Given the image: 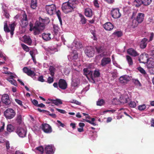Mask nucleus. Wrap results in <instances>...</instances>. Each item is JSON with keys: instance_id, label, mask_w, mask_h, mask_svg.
<instances>
[{"instance_id": "f257e3e1", "label": "nucleus", "mask_w": 154, "mask_h": 154, "mask_svg": "<svg viewBox=\"0 0 154 154\" xmlns=\"http://www.w3.org/2000/svg\"><path fill=\"white\" fill-rule=\"evenodd\" d=\"M50 21L49 19L47 18L43 19L39 18V20H37L35 25L33 26L32 24H30L29 26L30 31H33V34L35 35H39L45 28V25L48 24Z\"/></svg>"}, {"instance_id": "f03ea898", "label": "nucleus", "mask_w": 154, "mask_h": 154, "mask_svg": "<svg viewBox=\"0 0 154 154\" xmlns=\"http://www.w3.org/2000/svg\"><path fill=\"white\" fill-rule=\"evenodd\" d=\"M4 31L6 32H10L11 36H12L14 34V30L15 27L17 24L15 22H14L11 24H9V27L10 29H9L7 24V22L5 21L4 22Z\"/></svg>"}, {"instance_id": "7ed1b4c3", "label": "nucleus", "mask_w": 154, "mask_h": 154, "mask_svg": "<svg viewBox=\"0 0 154 154\" xmlns=\"http://www.w3.org/2000/svg\"><path fill=\"white\" fill-rule=\"evenodd\" d=\"M145 14L142 13H139L137 14L136 18L132 20V25L134 27H137L139 24L141 23L144 19Z\"/></svg>"}, {"instance_id": "20e7f679", "label": "nucleus", "mask_w": 154, "mask_h": 154, "mask_svg": "<svg viewBox=\"0 0 154 154\" xmlns=\"http://www.w3.org/2000/svg\"><path fill=\"white\" fill-rule=\"evenodd\" d=\"M4 114L6 119H11L14 117L16 113L13 109L8 108L5 111Z\"/></svg>"}, {"instance_id": "39448f33", "label": "nucleus", "mask_w": 154, "mask_h": 154, "mask_svg": "<svg viewBox=\"0 0 154 154\" xmlns=\"http://www.w3.org/2000/svg\"><path fill=\"white\" fill-rule=\"evenodd\" d=\"M68 3L65 2L62 5V10L66 14L72 12L74 11V8Z\"/></svg>"}, {"instance_id": "423d86ee", "label": "nucleus", "mask_w": 154, "mask_h": 154, "mask_svg": "<svg viewBox=\"0 0 154 154\" xmlns=\"http://www.w3.org/2000/svg\"><path fill=\"white\" fill-rule=\"evenodd\" d=\"M41 128L43 131L45 133L49 134L52 131L51 127L47 123L42 124Z\"/></svg>"}, {"instance_id": "0eeeda50", "label": "nucleus", "mask_w": 154, "mask_h": 154, "mask_svg": "<svg viewBox=\"0 0 154 154\" xmlns=\"http://www.w3.org/2000/svg\"><path fill=\"white\" fill-rule=\"evenodd\" d=\"M45 8L47 13L51 15H53L55 11L56 6L54 4H52L51 5H46Z\"/></svg>"}, {"instance_id": "6e6552de", "label": "nucleus", "mask_w": 154, "mask_h": 154, "mask_svg": "<svg viewBox=\"0 0 154 154\" xmlns=\"http://www.w3.org/2000/svg\"><path fill=\"white\" fill-rule=\"evenodd\" d=\"M23 18L21 20L20 25L22 28H25L28 25L27 15L26 13H24L22 16Z\"/></svg>"}, {"instance_id": "1a4fd4ad", "label": "nucleus", "mask_w": 154, "mask_h": 154, "mask_svg": "<svg viewBox=\"0 0 154 154\" xmlns=\"http://www.w3.org/2000/svg\"><path fill=\"white\" fill-rule=\"evenodd\" d=\"M85 54L88 57H92L94 55V49L91 46L88 47L85 51Z\"/></svg>"}, {"instance_id": "9d476101", "label": "nucleus", "mask_w": 154, "mask_h": 154, "mask_svg": "<svg viewBox=\"0 0 154 154\" xmlns=\"http://www.w3.org/2000/svg\"><path fill=\"white\" fill-rule=\"evenodd\" d=\"M16 133L21 137H24L26 135L27 131L26 129L18 127L16 131Z\"/></svg>"}, {"instance_id": "9b49d317", "label": "nucleus", "mask_w": 154, "mask_h": 154, "mask_svg": "<svg viewBox=\"0 0 154 154\" xmlns=\"http://www.w3.org/2000/svg\"><path fill=\"white\" fill-rule=\"evenodd\" d=\"M111 15L115 19L118 18L121 16V14L119 12V9L118 8L112 9L111 11Z\"/></svg>"}, {"instance_id": "f8f14e48", "label": "nucleus", "mask_w": 154, "mask_h": 154, "mask_svg": "<svg viewBox=\"0 0 154 154\" xmlns=\"http://www.w3.org/2000/svg\"><path fill=\"white\" fill-rule=\"evenodd\" d=\"M95 49L97 52L98 54H100V56L101 57L105 56L106 54H105L106 51V48L103 45H101L98 47H96Z\"/></svg>"}, {"instance_id": "ddd939ff", "label": "nucleus", "mask_w": 154, "mask_h": 154, "mask_svg": "<svg viewBox=\"0 0 154 154\" xmlns=\"http://www.w3.org/2000/svg\"><path fill=\"white\" fill-rule=\"evenodd\" d=\"M140 63H146L148 62V55L146 54H141L139 58L138 59Z\"/></svg>"}, {"instance_id": "4468645a", "label": "nucleus", "mask_w": 154, "mask_h": 154, "mask_svg": "<svg viewBox=\"0 0 154 154\" xmlns=\"http://www.w3.org/2000/svg\"><path fill=\"white\" fill-rule=\"evenodd\" d=\"M111 59L110 57H104L101 60L100 65L103 67L111 63Z\"/></svg>"}, {"instance_id": "2eb2a0df", "label": "nucleus", "mask_w": 154, "mask_h": 154, "mask_svg": "<svg viewBox=\"0 0 154 154\" xmlns=\"http://www.w3.org/2000/svg\"><path fill=\"white\" fill-rule=\"evenodd\" d=\"M23 70L24 73H26L28 76L32 77L35 76L36 74L35 72L29 69L27 67H24L23 69Z\"/></svg>"}, {"instance_id": "dca6fc26", "label": "nucleus", "mask_w": 154, "mask_h": 154, "mask_svg": "<svg viewBox=\"0 0 154 154\" xmlns=\"http://www.w3.org/2000/svg\"><path fill=\"white\" fill-rule=\"evenodd\" d=\"M119 80L121 84H125L127 83L130 80V77L127 75H125L121 76Z\"/></svg>"}, {"instance_id": "f3484780", "label": "nucleus", "mask_w": 154, "mask_h": 154, "mask_svg": "<svg viewBox=\"0 0 154 154\" xmlns=\"http://www.w3.org/2000/svg\"><path fill=\"white\" fill-rule=\"evenodd\" d=\"M58 86L60 89L65 90L67 88V84L64 79H61L59 81Z\"/></svg>"}, {"instance_id": "a211bd4d", "label": "nucleus", "mask_w": 154, "mask_h": 154, "mask_svg": "<svg viewBox=\"0 0 154 154\" xmlns=\"http://www.w3.org/2000/svg\"><path fill=\"white\" fill-rule=\"evenodd\" d=\"M2 101L6 105H8L11 102L8 94H5L2 96Z\"/></svg>"}, {"instance_id": "6ab92c4d", "label": "nucleus", "mask_w": 154, "mask_h": 154, "mask_svg": "<svg viewBox=\"0 0 154 154\" xmlns=\"http://www.w3.org/2000/svg\"><path fill=\"white\" fill-rule=\"evenodd\" d=\"M127 53L132 56L135 57L139 55V54L135 50L130 48L127 50Z\"/></svg>"}, {"instance_id": "aec40b11", "label": "nucleus", "mask_w": 154, "mask_h": 154, "mask_svg": "<svg viewBox=\"0 0 154 154\" xmlns=\"http://www.w3.org/2000/svg\"><path fill=\"white\" fill-rule=\"evenodd\" d=\"M103 27L106 30L109 31L113 29L114 26L110 22H107L103 25Z\"/></svg>"}, {"instance_id": "412c9836", "label": "nucleus", "mask_w": 154, "mask_h": 154, "mask_svg": "<svg viewBox=\"0 0 154 154\" xmlns=\"http://www.w3.org/2000/svg\"><path fill=\"white\" fill-rule=\"evenodd\" d=\"M45 152L46 154H53L54 153L52 146L50 145H48L45 147Z\"/></svg>"}, {"instance_id": "4be33fe9", "label": "nucleus", "mask_w": 154, "mask_h": 154, "mask_svg": "<svg viewBox=\"0 0 154 154\" xmlns=\"http://www.w3.org/2000/svg\"><path fill=\"white\" fill-rule=\"evenodd\" d=\"M147 67L149 72L151 74H154V67L153 65V62L152 63H147Z\"/></svg>"}, {"instance_id": "5701e85b", "label": "nucleus", "mask_w": 154, "mask_h": 154, "mask_svg": "<svg viewBox=\"0 0 154 154\" xmlns=\"http://www.w3.org/2000/svg\"><path fill=\"white\" fill-rule=\"evenodd\" d=\"M130 100L128 96H121L119 99L120 103L123 104L127 103Z\"/></svg>"}, {"instance_id": "b1692460", "label": "nucleus", "mask_w": 154, "mask_h": 154, "mask_svg": "<svg viewBox=\"0 0 154 154\" xmlns=\"http://www.w3.org/2000/svg\"><path fill=\"white\" fill-rule=\"evenodd\" d=\"M84 14L85 16L89 17H91L92 16V10L89 8L85 9Z\"/></svg>"}, {"instance_id": "393cba45", "label": "nucleus", "mask_w": 154, "mask_h": 154, "mask_svg": "<svg viewBox=\"0 0 154 154\" xmlns=\"http://www.w3.org/2000/svg\"><path fill=\"white\" fill-rule=\"evenodd\" d=\"M148 39L146 38H144L141 41L140 46L141 49H144L146 46Z\"/></svg>"}, {"instance_id": "a878e982", "label": "nucleus", "mask_w": 154, "mask_h": 154, "mask_svg": "<svg viewBox=\"0 0 154 154\" xmlns=\"http://www.w3.org/2000/svg\"><path fill=\"white\" fill-rule=\"evenodd\" d=\"M51 34L50 33H43L42 35V38L46 41H49L51 39Z\"/></svg>"}, {"instance_id": "bb28decb", "label": "nucleus", "mask_w": 154, "mask_h": 154, "mask_svg": "<svg viewBox=\"0 0 154 154\" xmlns=\"http://www.w3.org/2000/svg\"><path fill=\"white\" fill-rule=\"evenodd\" d=\"M78 57V54L76 50H73L71 53L70 58L72 60H76Z\"/></svg>"}, {"instance_id": "cd10ccee", "label": "nucleus", "mask_w": 154, "mask_h": 154, "mask_svg": "<svg viewBox=\"0 0 154 154\" xmlns=\"http://www.w3.org/2000/svg\"><path fill=\"white\" fill-rule=\"evenodd\" d=\"M24 42L29 45H31L32 40L29 36H24Z\"/></svg>"}, {"instance_id": "c85d7f7f", "label": "nucleus", "mask_w": 154, "mask_h": 154, "mask_svg": "<svg viewBox=\"0 0 154 154\" xmlns=\"http://www.w3.org/2000/svg\"><path fill=\"white\" fill-rule=\"evenodd\" d=\"M73 45L77 49H79L82 47V45L79 41L74 40L73 43Z\"/></svg>"}, {"instance_id": "c756f323", "label": "nucleus", "mask_w": 154, "mask_h": 154, "mask_svg": "<svg viewBox=\"0 0 154 154\" xmlns=\"http://www.w3.org/2000/svg\"><path fill=\"white\" fill-rule=\"evenodd\" d=\"M48 100L52 102L54 104L56 105H58L59 104H62V102L61 100L59 99H56L55 100L53 99H48Z\"/></svg>"}, {"instance_id": "7c9ffc66", "label": "nucleus", "mask_w": 154, "mask_h": 154, "mask_svg": "<svg viewBox=\"0 0 154 154\" xmlns=\"http://www.w3.org/2000/svg\"><path fill=\"white\" fill-rule=\"evenodd\" d=\"M79 16L80 18V23L82 24H85L86 23L87 19L81 14H79Z\"/></svg>"}, {"instance_id": "2f4dec72", "label": "nucleus", "mask_w": 154, "mask_h": 154, "mask_svg": "<svg viewBox=\"0 0 154 154\" xmlns=\"http://www.w3.org/2000/svg\"><path fill=\"white\" fill-rule=\"evenodd\" d=\"M37 6V2L36 0H32L31 3V7L32 9H35Z\"/></svg>"}, {"instance_id": "473e14b6", "label": "nucleus", "mask_w": 154, "mask_h": 154, "mask_svg": "<svg viewBox=\"0 0 154 154\" xmlns=\"http://www.w3.org/2000/svg\"><path fill=\"white\" fill-rule=\"evenodd\" d=\"M126 59L129 66L132 65H133V60L131 57L129 55H126Z\"/></svg>"}, {"instance_id": "72a5a7b5", "label": "nucleus", "mask_w": 154, "mask_h": 154, "mask_svg": "<svg viewBox=\"0 0 154 154\" xmlns=\"http://www.w3.org/2000/svg\"><path fill=\"white\" fill-rule=\"evenodd\" d=\"M7 80L12 85L15 86H17L16 81L13 78H8L7 79Z\"/></svg>"}, {"instance_id": "f704fd0d", "label": "nucleus", "mask_w": 154, "mask_h": 154, "mask_svg": "<svg viewBox=\"0 0 154 154\" xmlns=\"http://www.w3.org/2000/svg\"><path fill=\"white\" fill-rule=\"evenodd\" d=\"M76 0H69L68 2H66L68 4L72 7L73 8H75V4Z\"/></svg>"}, {"instance_id": "c9c22d12", "label": "nucleus", "mask_w": 154, "mask_h": 154, "mask_svg": "<svg viewBox=\"0 0 154 154\" xmlns=\"http://www.w3.org/2000/svg\"><path fill=\"white\" fill-rule=\"evenodd\" d=\"M79 83V81L78 79H75L72 81V85L75 87H77Z\"/></svg>"}, {"instance_id": "e433bc0d", "label": "nucleus", "mask_w": 154, "mask_h": 154, "mask_svg": "<svg viewBox=\"0 0 154 154\" xmlns=\"http://www.w3.org/2000/svg\"><path fill=\"white\" fill-rule=\"evenodd\" d=\"M49 70L50 72L51 75L53 77L54 75V71L55 70V69L54 67L52 66H51L49 67Z\"/></svg>"}, {"instance_id": "4c0bfd02", "label": "nucleus", "mask_w": 154, "mask_h": 154, "mask_svg": "<svg viewBox=\"0 0 154 154\" xmlns=\"http://www.w3.org/2000/svg\"><path fill=\"white\" fill-rule=\"evenodd\" d=\"M7 130L9 132H12L14 130V127L11 124L8 125L7 126Z\"/></svg>"}, {"instance_id": "58836bf2", "label": "nucleus", "mask_w": 154, "mask_h": 154, "mask_svg": "<svg viewBox=\"0 0 154 154\" xmlns=\"http://www.w3.org/2000/svg\"><path fill=\"white\" fill-rule=\"evenodd\" d=\"M152 0H142L143 4L145 6L149 5L151 3Z\"/></svg>"}, {"instance_id": "ea45409f", "label": "nucleus", "mask_w": 154, "mask_h": 154, "mask_svg": "<svg viewBox=\"0 0 154 154\" xmlns=\"http://www.w3.org/2000/svg\"><path fill=\"white\" fill-rule=\"evenodd\" d=\"M16 121L19 124H20L22 122V116L20 114H18L17 116Z\"/></svg>"}, {"instance_id": "a19ab883", "label": "nucleus", "mask_w": 154, "mask_h": 154, "mask_svg": "<svg viewBox=\"0 0 154 154\" xmlns=\"http://www.w3.org/2000/svg\"><path fill=\"white\" fill-rule=\"evenodd\" d=\"M142 2V0H135L134 1V3H136V4H135V6L136 7H139L141 5L143 4V2Z\"/></svg>"}, {"instance_id": "79ce46f5", "label": "nucleus", "mask_w": 154, "mask_h": 154, "mask_svg": "<svg viewBox=\"0 0 154 154\" xmlns=\"http://www.w3.org/2000/svg\"><path fill=\"white\" fill-rule=\"evenodd\" d=\"M137 69L143 75H145L146 74V73L144 69L140 66L137 68Z\"/></svg>"}, {"instance_id": "37998d69", "label": "nucleus", "mask_w": 154, "mask_h": 154, "mask_svg": "<svg viewBox=\"0 0 154 154\" xmlns=\"http://www.w3.org/2000/svg\"><path fill=\"white\" fill-rule=\"evenodd\" d=\"M56 48L52 47H49L47 49L48 51L51 54L54 53L56 51Z\"/></svg>"}, {"instance_id": "c03bdc74", "label": "nucleus", "mask_w": 154, "mask_h": 154, "mask_svg": "<svg viewBox=\"0 0 154 154\" xmlns=\"http://www.w3.org/2000/svg\"><path fill=\"white\" fill-rule=\"evenodd\" d=\"M133 82L136 85L138 86H141V85L139 81L137 79H134L133 80Z\"/></svg>"}, {"instance_id": "a18cd8bd", "label": "nucleus", "mask_w": 154, "mask_h": 154, "mask_svg": "<svg viewBox=\"0 0 154 154\" xmlns=\"http://www.w3.org/2000/svg\"><path fill=\"white\" fill-rule=\"evenodd\" d=\"M88 68H85L83 69V71L84 73L86 74H88L89 75H92V72L91 71H89L88 70Z\"/></svg>"}, {"instance_id": "49530a36", "label": "nucleus", "mask_w": 154, "mask_h": 154, "mask_svg": "<svg viewBox=\"0 0 154 154\" xmlns=\"http://www.w3.org/2000/svg\"><path fill=\"white\" fill-rule=\"evenodd\" d=\"M56 14L61 24L62 23V20L61 17H60L61 15V12L60 10H58L56 12Z\"/></svg>"}, {"instance_id": "de8ad7c7", "label": "nucleus", "mask_w": 154, "mask_h": 154, "mask_svg": "<svg viewBox=\"0 0 154 154\" xmlns=\"http://www.w3.org/2000/svg\"><path fill=\"white\" fill-rule=\"evenodd\" d=\"M105 103L103 99L99 100L97 103V104L98 106H101L104 104Z\"/></svg>"}, {"instance_id": "09e8293b", "label": "nucleus", "mask_w": 154, "mask_h": 154, "mask_svg": "<svg viewBox=\"0 0 154 154\" xmlns=\"http://www.w3.org/2000/svg\"><path fill=\"white\" fill-rule=\"evenodd\" d=\"M146 108V106L145 104L140 105L138 106V109L140 111H142L144 110Z\"/></svg>"}, {"instance_id": "8fccbe9b", "label": "nucleus", "mask_w": 154, "mask_h": 154, "mask_svg": "<svg viewBox=\"0 0 154 154\" xmlns=\"http://www.w3.org/2000/svg\"><path fill=\"white\" fill-rule=\"evenodd\" d=\"M35 149L39 152V153H42L43 152L44 149L42 146H39L38 147H36Z\"/></svg>"}, {"instance_id": "3c124183", "label": "nucleus", "mask_w": 154, "mask_h": 154, "mask_svg": "<svg viewBox=\"0 0 154 154\" xmlns=\"http://www.w3.org/2000/svg\"><path fill=\"white\" fill-rule=\"evenodd\" d=\"M21 46L23 49L26 52H28L29 51V48L26 45L24 44H21Z\"/></svg>"}, {"instance_id": "603ef678", "label": "nucleus", "mask_w": 154, "mask_h": 154, "mask_svg": "<svg viewBox=\"0 0 154 154\" xmlns=\"http://www.w3.org/2000/svg\"><path fill=\"white\" fill-rule=\"evenodd\" d=\"M100 72L99 70H95L94 73V76L95 77H98L100 76Z\"/></svg>"}, {"instance_id": "864d4df0", "label": "nucleus", "mask_w": 154, "mask_h": 154, "mask_svg": "<svg viewBox=\"0 0 154 154\" xmlns=\"http://www.w3.org/2000/svg\"><path fill=\"white\" fill-rule=\"evenodd\" d=\"M130 107L131 108H135L136 106V103L134 101H131L129 103Z\"/></svg>"}, {"instance_id": "5fc2aeb1", "label": "nucleus", "mask_w": 154, "mask_h": 154, "mask_svg": "<svg viewBox=\"0 0 154 154\" xmlns=\"http://www.w3.org/2000/svg\"><path fill=\"white\" fill-rule=\"evenodd\" d=\"M59 28L58 26L54 27V31L55 35H57L59 31Z\"/></svg>"}, {"instance_id": "6e6d98bb", "label": "nucleus", "mask_w": 154, "mask_h": 154, "mask_svg": "<svg viewBox=\"0 0 154 154\" xmlns=\"http://www.w3.org/2000/svg\"><path fill=\"white\" fill-rule=\"evenodd\" d=\"M87 68L88 69H93L94 67V65L93 63H90L87 65Z\"/></svg>"}, {"instance_id": "4d7b16f0", "label": "nucleus", "mask_w": 154, "mask_h": 154, "mask_svg": "<svg viewBox=\"0 0 154 154\" xmlns=\"http://www.w3.org/2000/svg\"><path fill=\"white\" fill-rule=\"evenodd\" d=\"M137 11H134L132 13V14L131 18L133 20L134 19L136 18V17L137 15Z\"/></svg>"}, {"instance_id": "13d9d810", "label": "nucleus", "mask_w": 154, "mask_h": 154, "mask_svg": "<svg viewBox=\"0 0 154 154\" xmlns=\"http://www.w3.org/2000/svg\"><path fill=\"white\" fill-rule=\"evenodd\" d=\"M114 34L119 37H121L122 35V33L121 31H117L114 32Z\"/></svg>"}, {"instance_id": "bf43d9fd", "label": "nucleus", "mask_w": 154, "mask_h": 154, "mask_svg": "<svg viewBox=\"0 0 154 154\" xmlns=\"http://www.w3.org/2000/svg\"><path fill=\"white\" fill-rule=\"evenodd\" d=\"M54 81V79L53 77L51 78L50 77H48L47 82L48 83L50 84L53 82Z\"/></svg>"}, {"instance_id": "052dcab7", "label": "nucleus", "mask_w": 154, "mask_h": 154, "mask_svg": "<svg viewBox=\"0 0 154 154\" xmlns=\"http://www.w3.org/2000/svg\"><path fill=\"white\" fill-rule=\"evenodd\" d=\"M37 110L39 112H43L44 113H49L50 112L46 110H42L39 108H38Z\"/></svg>"}, {"instance_id": "680f3d73", "label": "nucleus", "mask_w": 154, "mask_h": 154, "mask_svg": "<svg viewBox=\"0 0 154 154\" xmlns=\"http://www.w3.org/2000/svg\"><path fill=\"white\" fill-rule=\"evenodd\" d=\"M15 101L19 105L22 106H23L22 102L21 101L17 99H15Z\"/></svg>"}, {"instance_id": "e2e57ef3", "label": "nucleus", "mask_w": 154, "mask_h": 154, "mask_svg": "<svg viewBox=\"0 0 154 154\" xmlns=\"http://www.w3.org/2000/svg\"><path fill=\"white\" fill-rule=\"evenodd\" d=\"M56 109L58 112H60V113L62 114H65L66 113V112L65 110L63 109H60L58 108H56Z\"/></svg>"}, {"instance_id": "0e129e2a", "label": "nucleus", "mask_w": 154, "mask_h": 154, "mask_svg": "<svg viewBox=\"0 0 154 154\" xmlns=\"http://www.w3.org/2000/svg\"><path fill=\"white\" fill-rule=\"evenodd\" d=\"M84 121H85L87 122H88V123H90V124L93 125L94 126H95L96 125V124L95 123L92 122L91 121H90V120H86V119H84Z\"/></svg>"}, {"instance_id": "69168bd1", "label": "nucleus", "mask_w": 154, "mask_h": 154, "mask_svg": "<svg viewBox=\"0 0 154 154\" xmlns=\"http://www.w3.org/2000/svg\"><path fill=\"white\" fill-rule=\"evenodd\" d=\"M38 81L42 82H43L45 81L43 79V76L42 75L40 76L38 78Z\"/></svg>"}, {"instance_id": "338daca9", "label": "nucleus", "mask_w": 154, "mask_h": 154, "mask_svg": "<svg viewBox=\"0 0 154 154\" xmlns=\"http://www.w3.org/2000/svg\"><path fill=\"white\" fill-rule=\"evenodd\" d=\"M5 143L6 149H9L10 148V143L8 141H7L5 142Z\"/></svg>"}, {"instance_id": "774afa93", "label": "nucleus", "mask_w": 154, "mask_h": 154, "mask_svg": "<svg viewBox=\"0 0 154 154\" xmlns=\"http://www.w3.org/2000/svg\"><path fill=\"white\" fill-rule=\"evenodd\" d=\"M1 123L2 126L0 128V132L4 130L5 125L4 122H2Z\"/></svg>"}]
</instances>
